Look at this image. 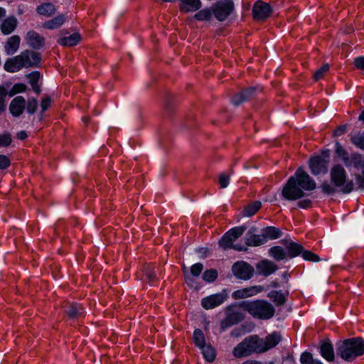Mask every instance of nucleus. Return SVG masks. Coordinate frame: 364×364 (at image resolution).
I'll return each instance as SVG.
<instances>
[{
  "instance_id": "41",
  "label": "nucleus",
  "mask_w": 364,
  "mask_h": 364,
  "mask_svg": "<svg viewBox=\"0 0 364 364\" xmlns=\"http://www.w3.org/2000/svg\"><path fill=\"white\" fill-rule=\"evenodd\" d=\"M26 88H27V87L25 84L16 83L13 86V87L11 88L10 92L8 93L10 97H12V96L15 95L16 94L25 92L26 90Z\"/></svg>"
},
{
  "instance_id": "50",
  "label": "nucleus",
  "mask_w": 364,
  "mask_h": 364,
  "mask_svg": "<svg viewBox=\"0 0 364 364\" xmlns=\"http://www.w3.org/2000/svg\"><path fill=\"white\" fill-rule=\"evenodd\" d=\"M230 177L225 173H222L219 176V184L221 188H226L229 184Z\"/></svg>"
},
{
  "instance_id": "42",
  "label": "nucleus",
  "mask_w": 364,
  "mask_h": 364,
  "mask_svg": "<svg viewBox=\"0 0 364 364\" xmlns=\"http://www.w3.org/2000/svg\"><path fill=\"white\" fill-rule=\"evenodd\" d=\"M329 70L328 64L323 65L321 68L318 69L314 75V78L315 80H319L323 77L325 74Z\"/></svg>"
},
{
  "instance_id": "26",
  "label": "nucleus",
  "mask_w": 364,
  "mask_h": 364,
  "mask_svg": "<svg viewBox=\"0 0 364 364\" xmlns=\"http://www.w3.org/2000/svg\"><path fill=\"white\" fill-rule=\"evenodd\" d=\"M65 16L64 14L58 15L47 21H46L43 27L47 29L53 30L60 27L65 21Z\"/></svg>"
},
{
  "instance_id": "4",
  "label": "nucleus",
  "mask_w": 364,
  "mask_h": 364,
  "mask_svg": "<svg viewBox=\"0 0 364 364\" xmlns=\"http://www.w3.org/2000/svg\"><path fill=\"white\" fill-rule=\"evenodd\" d=\"M336 353L346 361H351L364 353V340L360 337L348 338L337 344Z\"/></svg>"
},
{
  "instance_id": "20",
  "label": "nucleus",
  "mask_w": 364,
  "mask_h": 364,
  "mask_svg": "<svg viewBox=\"0 0 364 364\" xmlns=\"http://www.w3.org/2000/svg\"><path fill=\"white\" fill-rule=\"evenodd\" d=\"M17 25V18L14 16H10L2 21L0 29L4 35H9L15 31Z\"/></svg>"
},
{
  "instance_id": "28",
  "label": "nucleus",
  "mask_w": 364,
  "mask_h": 364,
  "mask_svg": "<svg viewBox=\"0 0 364 364\" xmlns=\"http://www.w3.org/2000/svg\"><path fill=\"white\" fill-rule=\"evenodd\" d=\"M288 293L284 294L280 291H271L268 293L267 296L277 305L282 306L287 301Z\"/></svg>"
},
{
  "instance_id": "3",
  "label": "nucleus",
  "mask_w": 364,
  "mask_h": 364,
  "mask_svg": "<svg viewBox=\"0 0 364 364\" xmlns=\"http://www.w3.org/2000/svg\"><path fill=\"white\" fill-rule=\"evenodd\" d=\"M41 60L39 53L26 49L18 55L8 58L4 65V68L9 73H16L23 68L38 67Z\"/></svg>"
},
{
  "instance_id": "8",
  "label": "nucleus",
  "mask_w": 364,
  "mask_h": 364,
  "mask_svg": "<svg viewBox=\"0 0 364 364\" xmlns=\"http://www.w3.org/2000/svg\"><path fill=\"white\" fill-rule=\"evenodd\" d=\"M330 153L327 151L321 156H316L310 159L309 166L311 173L318 175L327 172V166L329 162Z\"/></svg>"
},
{
  "instance_id": "29",
  "label": "nucleus",
  "mask_w": 364,
  "mask_h": 364,
  "mask_svg": "<svg viewBox=\"0 0 364 364\" xmlns=\"http://www.w3.org/2000/svg\"><path fill=\"white\" fill-rule=\"evenodd\" d=\"M38 14L50 16L55 13V7L51 3H43L36 8Z\"/></svg>"
},
{
  "instance_id": "32",
  "label": "nucleus",
  "mask_w": 364,
  "mask_h": 364,
  "mask_svg": "<svg viewBox=\"0 0 364 364\" xmlns=\"http://www.w3.org/2000/svg\"><path fill=\"white\" fill-rule=\"evenodd\" d=\"M193 341L196 346L200 348L205 346V336L200 329H196L193 332Z\"/></svg>"
},
{
  "instance_id": "5",
  "label": "nucleus",
  "mask_w": 364,
  "mask_h": 364,
  "mask_svg": "<svg viewBox=\"0 0 364 364\" xmlns=\"http://www.w3.org/2000/svg\"><path fill=\"white\" fill-rule=\"evenodd\" d=\"M240 306L253 317L263 320L272 318L275 313L274 306L264 300L243 301L240 303Z\"/></svg>"
},
{
  "instance_id": "24",
  "label": "nucleus",
  "mask_w": 364,
  "mask_h": 364,
  "mask_svg": "<svg viewBox=\"0 0 364 364\" xmlns=\"http://www.w3.org/2000/svg\"><path fill=\"white\" fill-rule=\"evenodd\" d=\"M203 269V265L201 263H196L191 266L190 273L185 274V281L188 285L192 287L193 280L191 277H198Z\"/></svg>"
},
{
  "instance_id": "57",
  "label": "nucleus",
  "mask_w": 364,
  "mask_h": 364,
  "mask_svg": "<svg viewBox=\"0 0 364 364\" xmlns=\"http://www.w3.org/2000/svg\"><path fill=\"white\" fill-rule=\"evenodd\" d=\"M312 202L309 199H304L298 202L297 205L301 208H309L311 206Z\"/></svg>"
},
{
  "instance_id": "12",
  "label": "nucleus",
  "mask_w": 364,
  "mask_h": 364,
  "mask_svg": "<svg viewBox=\"0 0 364 364\" xmlns=\"http://www.w3.org/2000/svg\"><path fill=\"white\" fill-rule=\"evenodd\" d=\"M227 297L228 296L223 293L212 294L201 300V306L207 310L214 309L222 304Z\"/></svg>"
},
{
  "instance_id": "45",
  "label": "nucleus",
  "mask_w": 364,
  "mask_h": 364,
  "mask_svg": "<svg viewBox=\"0 0 364 364\" xmlns=\"http://www.w3.org/2000/svg\"><path fill=\"white\" fill-rule=\"evenodd\" d=\"M316 359L309 352H304L300 356V362L301 364H312Z\"/></svg>"
},
{
  "instance_id": "22",
  "label": "nucleus",
  "mask_w": 364,
  "mask_h": 364,
  "mask_svg": "<svg viewBox=\"0 0 364 364\" xmlns=\"http://www.w3.org/2000/svg\"><path fill=\"white\" fill-rule=\"evenodd\" d=\"M180 11L184 13L196 11L198 10L202 5L200 0H180Z\"/></svg>"
},
{
  "instance_id": "51",
  "label": "nucleus",
  "mask_w": 364,
  "mask_h": 364,
  "mask_svg": "<svg viewBox=\"0 0 364 364\" xmlns=\"http://www.w3.org/2000/svg\"><path fill=\"white\" fill-rule=\"evenodd\" d=\"M242 98H244V97H243L242 92L241 91V92L234 95L233 97H232L231 100H232V102L235 105L238 106L240 104H242L243 102H245V100H243Z\"/></svg>"
},
{
  "instance_id": "16",
  "label": "nucleus",
  "mask_w": 364,
  "mask_h": 364,
  "mask_svg": "<svg viewBox=\"0 0 364 364\" xmlns=\"http://www.w3.org/2000/svg\"><path fill=\"white\" fill-rule=\"evenodd\" d=\"M26 100L22 96L14 97L9 105V111L14 117H19L25 109Z\"/></svg>"
},
{
  "instance_id": "14",
  "label": "nucleus",
  "mask_w": 364,
  "mask_h": 364,
  "mask_svg": "<svg viewBox=\"0 0 364 364\" xmlns=\"http://www.w3.org/2000/svg\"><path fill=\"white\" fill-rule=\"evenodd\" d=\"M262 291H264V287L262 286H252L235 291L232 293V297L235 299H241L252 296Z\"/></svg>"
},
{
  "instance_id": "53",
  "label": "nucleus",
  "mask_w": 364,
  "mask_h": 364,
  "mask_svg": "<svg viewBox=\"0 0 364 364\" xmlns=\"http://www.w3.org/2000/svg\"><path fill=\"white\" fill-rule=\"evenodd\" d=\"M355 177L358 188L364 190V171L360 174H356Z\"/></svg>"
},
{
  "instance_id": "11",
  "label": "nucleus",
  "mask_w": 364,
  "mask_h": 364,
  "mask_svg": "<svg viewBox=\"0 0 364 364\" xmlns=\"http://www.w3.org/2000/svg\"><path fill=\"white\" fill-rule=\"evenodd\" d=\"M272 13L271 6L262 1H257L252 7L253 18L257 21H264L269 18Z\"/></svg>"
},
{
  "instance_id": "59",
  "label": "nucleus",
  "mask_w": 364,
  "mask_h": 364,
  "mask_svg": "<svg viewBox=\"0 0 364 364\" xmlns=\"http://www.w3.org/2000/svg\"><path fill=\"white\" fill-rule=\"evenodd\" d=\"M28 136L27 134L24 131H21L18 133V138L19 139L23 140Z\"/></svg>"
},
{
  "instance_id": "61",
  "label": "nucleus",
  "mask_w": 364,
  "mask_h": 364,
  "mask_svg": "<svg viewBox=\"0 0 364 364\" xmlns=\"http://www.w3.org/2000/svg\"><path fill=\"white\" fill-rule=\"evenodd\" d=\"M33 90L36 93V94H40L41 92V87L40 85L38 84L36 85H34L33 87H31Z\"/></svg>"
},
{
  "instance_id": "60",
  "label": "nucleus",
  "mask_w": 364,
  "mask_h": 364,
  "mask_svg": "<svg viewBox=\"0 0 364 364\" xmlns=\"http://www.w3.org/2000/svg\"><path fill=\"white\" fill-rule=\"evenodd\" d=\"M242 364H262L260 361L255 360H247L242 363Z\"/></svg>"
},
{
  "instance_id": "40",
  "label": "nucleus",
  "mask_w": 364,
  "mask_h": 364,
  "mask_svg": "<svg viewBox=\"0 0 364 364\" xmlns=\"http://www.w3.org/2000/svg\"><path fill=\"white\" fill-rule=\"evenodd\" d=\"M28 113L33 114L36 112L38 108V101L36 99L31 97L29 98L26 102V107Z\"/></svg>"
},
{
  "instance_id": "38",
  "label": "nucleus",
  "mask_w": 364,
  "mask_h": 364,
  "mask_svg": "<svg viewBox=\"0 0 364 364\" xmlns=\"http://www.w3.org/2000/svg\"><path fill=\"white\" fill-rule=\"evenodd\" d=\"M82 307L80 304H72L66 310V313L70 318H74L81 314Z\"/></svg>"
},
{
  "instance_id": "31",
  "label": "nucleus",
  "mask_w": 364,
  "mask_h": 364,
  "mask_svg": "<svg viewBox=\"0 0 364 364\" xmlns=\"http://www.w3.org/2000/svg\"><path fill=\"white\" fill-rule=\"evenodd\" d=\"M269 255L277 261L282 260L286 258L287 254L284 250L280 246H274L269 249Z\"/></svg>"
},
{
  "instance_id": "7",
  "label": "nucleus",
  "mask_w": 364,
  "mask_h": 364,
  "mask_svg": "<svg viewBox=\"0 0 364 364\" xmlns=\"http://www.w3.org/2000/svg\"><path fill=\"white\" fill-rule=\"evenodd\" d=\"M241 307L238 305H232L226 308L225 318L221 321V328L225 331L228 328L237 324L245 318L244 314L240 311Z\"/></svg>"
},
{
  "instance_id": "58",
  "label": "nucleus",
  "mask_w": 364,
  "mask_h": 364,
  "mask_svg": "<svg viewBox=\"0 0 364 364\" xmlns=\"http://www.w3.org/2000/svg\"><path fill=\"white\" fill-rule=\"evenodd\" d=\"M346 132V128L345 127H338V129H336L335 131H334V135L335 136H340V135H342L343 134H344Z\"/></svg>"
},
{
  "instance_id": "17",
  "label": "nucleus",
  "mask_w": 364,
  "mask_h": 364,
  "mask_svg": "<svg viewBox=\"0 0 364 364\" xmlns=\"http://www.w3.org/2000/svg\"><path fill=\"white\" fill-rule=\"evenodd\" d=\"M346 167L354 166L357 168H364V156L359 153H353L343 161Z\"/></svg>"
},
{
  "instance_id": "33",
  "label": "nucleus",
  "mask_w": 364,
  "mask_h": 364,
  "mask_svg": "<svg viewBox=\"0 0 364 364\" xmlns=\"http://www.w3.org/2000/svg\"><path fill=\"white\" fill-rule=\"evenodd\" d=\"M246 228L245 226H239L230 229L227 232L229 235V238L231 239L232 242H235L239 237H240L245 231Z\"/></svg>"
},
{
  "instance_id": "10",
  "label": "nucleus",
  "mask_w": 364,
  "mask_h": 364,
  "mask_svg": "<svg viewBox=\"0 0 364 364\" xmlns=\"http://www.w3.org/2000/svg\"><path fill=\"white\" fill-rule=\"evenodd\" d=\"M232 271L235 277L243 280L250 279L255 272L253 267L244 261L236 262L232 267Z\"/></svg>"
},
{
  "instance_id": "21",
  "label": "nucleus",
  "mask_w": 364,
  "mask_h": 364,
  "mask_svg": "<svg viewBox=\"0 0 364 364\" xmlns=\"http://www.w3.org/2000/svg\"><path fill=\"white\" fill-rule=\"evenodd\" d=\"M321 356L328 362H333L335 359V354L333 345L329 339L323 341L320 346Z\"/></svg>"
},
{
  "instance_id": "48",
  "label": "nucleus",
  "mask_w": 364,
  "mask_h": 364,
  "mask_svg": "<svg viewBox=\"0 0 364 364\" xmlns=\"http://www.w3.org/2000/svg\"><path fill=\"white\" fill-rule=\"evenodd\" d=\"M11 141V137L9 134H0V147L9 146Z\"/></svg>"
},
{
  "instance_id": "37",
  "label": "nucleus",
  "mask_w": 364,
  "mask_h": 364,
  "mask_svg": "<svg viewBox=\"0 0 364 364\" xmlns=\"http://www.w3.org/2000/svg\"><path fill=\"white\" fill-rule=\"evenodd\" d=\"M218 277V272L216 269H210L205 271L202 275L203 279L206 282H213Z\"/></svg>"
},
{
  "instance_id": "64",
  "label": "nucleus",
  "mask_w": 364,
  "mask_h": 364,
  "mask_svg": "<svg viewBox=\"0 0 364 364\" xmlns=\"http://www.w3.org/2000/svg\"><path fill=\"white\" fill-rule=\"evenodd\" d=\"M359 120L364 122V109L363 110V112L360 113V114L359 116Z\"/></svg>"
},
{
  "instance_id": "23",
  "label": "nucleus",
  "mask_w": 364,
  "mask_h": 364,
  "mask_svg": "<svg viewBox=\"0 0 364 364\" xmlns=\"http://www.w3.org/2000/svg\"><path fill=\"white\" fill-rule=\"evenodd\" d=\"M80 40V35L78 33H74L69 36L58 38L57 43L62 46L71 47L76 46Z\"/></svg>"
},
{
  "instance_id": "54",
  "label": "nucleus",
  "mask_w": 364,
  "mask_h": 364,
  "mask_svg": "<svg viewBox=\"0 0 364 364\" xmlns=\"http://www.w3.org/2000/svg\"><path fill=\"white\" fill-rule=\"evenodd\" d=\"M336 152L342 161H343L345 158L348 156V152L341 145L338 144L336 146Z\"/></svg>"
},
{
  "instance_id": "56",
  "label": "nucleus",
  "mask_w": 364,
  "mask_h": 364,
  "mask_svg": "<svg viewBox=\"0 0 364 364\" xmlns=\"http://www.w3.org/2000/svg\"><path fill=\"white\" fill-rule=\"evenodd\" d=\"M146 279L149 282H153L156 280V274L155 272L152 270V269H147V271L146 272L145 274H144Z\"/></svg>"
},
{
  "instance_id": "13",
  "label": "nucleus",
  "mask_w": 364,
  "mask_h": 364,
  "mask_svg": "<svg viewBox=\"0 0 364 364\" xmlns=\"http://www.w3.org/2000/svg\"><path fill=\"white\" fill-rule=\"evenodd\" d=\"M25 40L29 47L40 50L46 44V38L35 31H29L26 33Z\"/></svg>"
},
{
  "instance_id": "34",
  "label": "nucleus",
  "mask_w": 364,
  "mask_h": 364,
  "mask_svg": "<svg viewBox=\"0 0 364 364\" xmlns=\"http://www.w3.org/2000/svg\"><path fill=\"white\" fill-rule=\"evenodd\" d=\"M205 359L208 362H213L215 358V350L210 346H204L200 348Z\"/></svg>"
},
{
  "instance_id": "35",
  "label": "nucleus",
  "mask_w": 364,
  "mask_h": 364,
  "mask_svg": "<svg viewBox=\"0 0 364 364\" xmlns=\"http://www.w3.org/2000/svg\"><path fill=\"white\" fill-rule=\"evenodd\" d=\"M261 206L262 204L259 201H255L245 208L244 215L248 217L252 216L260 209Z\"/></svg>"
},
{
  "instance_id": "63",
  "label": "nucleus",
  "mask_w": 364,
  "mask_h": 364,
  "mask_svg": "<svg viewBox=\"0 0 364 364\" xmlns=\"http://www.w3.org/2000/svg\"><path fill=\"white\" fill-rule=\"evenodd\" d=\"M270 287H273V288H277V287H279V284H278V282H276V281H273V282H271V284H270Z\"/></svg>"
},
{
  "instance_id": "18",
  "label": "nucleus",
  "mask_w": 364,
  "mask_h": 364,
  "mask_svg": "<svg viewBox=\"0 0 364 364\" xmlns=\"http://www.w3.org/2000/svg\"><path fill=\"white\" fill-rule=\"evenodd\" d=\"M256 267L259 274L264 277L269 276L278 269L276 264L267 259L259 262Z\"/></svg>"
},
{
  "instance_id": "36",
  "label": "nucleus",
  "mask_w": 364,
  "mask_h": 364,
  "mask_svg": "<svg viewBox=\"0 0 364 364\" xmlns=\"http://www.w3.org/2000/svg\"><path fill=\"white\" fill-rule=\"evenodd\" d=\"M213 9H205L199 11L195 14V18L198 21H210L213 16Z\"/></svg>"
},
{
  "instance_id": "30",
  "label": "nucleus",
  "mask_w": 364,
  "mask_h": 364,
  "mask_svg": "<svg viewBox=\"0 0 364 364\" xmlns=\"http://www.w3.org/2000/svg\"><path fill=\"white\" fill-rule=\"evenodd\" d=\"M265 240H274L282 236V231L273 226L266 227L262 230Z\"/></svg>"
},
{
  "instance_id": "44",
  "label": "nucleus",
  "mask_w": 364,
  "mask_h": 364,
  "mask_svg": "<svg viewBox=\"0 0 364 364\" xmlns=\"http://www.w3.org/2000/svg\"><path fill=\"white\" fill-rule=\"evenodd\" d=\"M301 254H302L303 258L306 260L311 261V262H318L320 260L319 257L311 251L303 250Z\"/></svg>"
},
{
  "instance_id": "49",
  "label": "nucleus",
  "mask_w": 364,
  "mask_h": 364,
  "mask_svg": "<svg viewBox=\"0 0 364 364\" xmlns=\"http://www.w3.org/2000/svg\"><path fill=\"white\" fill-rule=\"evenodd\" d=\"M51 104V99L49 97H45L42 100L41 102V115L43 116V114L44 112H46L50 106Z\"/></svg>"
},
{
  "instance_id": "43",
  "label": "nucleus",
  "mask_w": 364,
  "mask_h": 364,
  "mask_svg": "<svg viewBox=\"0 0 364 364\" xmlns=\"http://www.w3.org/2000/svg\"><path fill=\"white\" fill-rule=\"evenodd\" d=\"M320 188H321L322 192L323 193L328 194V195H332V194L335 193L336 191V187H335V186H333L332 185L329 184L326 181L323 182L320 186Z\"/></svg>"
},
{
  "instance_id": "19",
  "label": "nucleus",
  "mask_w": 364,
  "mask_h": 364,
  "mask_svg": "<svg viewBox=\"0 0 364 364\" xmlns=\"http://www.w3.org/2000/svg\"><path fill=\"white\" fill-rule=\"evenodd\" d=\"M21 38L18 35L9 37L4 44V51L8 55H11L17 52L20 47Z\"/></svg>"
},
{
  "instance_id": "47",
  "label": "nucleus",
  "mask_w": 364,
  "mask_h": 364,
  "mask_svg": "<svg viewBox=\"0 0 364 364\" xmlns=\"http://www.w3.org/2000/svg\"><path fill=\"white\" fill-rule=\"evenodd\" d=\"M29 79V83L31 87L38 85L40 79V73L38 71L33 72L27 75Z\"/></svg>"
},
{
  "instance_id": "25",
  "label": "nucleus",
  "mask_w": 364,
  "mask_h": 364,
  "mask_svg": "<svg viewBox=\"0 0 364 364\" xmlns=\"http://www.w3.org/2000/svg\"><path fill=\"white\" fill-rule=\"evenodd\" d=\"M229 235L227 232L222 237L219 241V245L222 248L226 249H234L237 251H245L247 248L240 245H233L231 239L229 238Z\"/></svg>"
},
{
  "instance_id": "6",
  "label": "nucleus",
  "mask_w": 364,
  "mask_h": 364,
  "mask_svg": "<svg viewBox=\"0 0 364 364\" xmlns=\"http://www.w3.org/2000/svg\"><path fill=\"white\" fill-rule=\"evenodd\" d=\"M331 181L335 187L341 188L343 193H350L354 188L353 181L346 182L347 173L345 168L340 164L334 165L330 173Z\"/></svg>"
},
{
  "instance_id": "52",
  "label": "nucleus",
  "mask_w": 364,
  "mask_h": 364,
  "mask_svg": "<svg viewBox=\"0 0 364 364\" xmlns=\"http://www.w3.org/2000/svg\"><path fill=\"white\" fill-rule=\"evenodd\" d=\"M10 164V159L6 156L0 155V169H6Z\"/></svg>"
},
{
  "instance_id": "27",
  "label": "nucleus",
  "mask_w": 364,
  "mask_h": 364,
  "mask_svg": "<svg viewBox=\"0 0 364 364\" xmlns=\"http://www.w3.org/2000/svg\"><path fill=\"white\" fill-rule=\"evenodd\" d=\"M284 245L287 251V254L290 258L299 255L304 250V247L301 245L294 242H286Z\"/></svg>"
},
{
  "instance_id": "15",
  "label": "nucleus",
  "mask_w": 364,
  "mask_h": 364,
  "mask_svg": "<svg viewBox=\"0 0 364 364\" xmlns=\"http://www.w3.org/2000/svg\"><path fill=\"white\" fill-rule=\"evenodd\" d=\"M255 228L250 229L245 235V245L247 246H260L267 242L263 233L261 235L254 234Z\"/></svg>"
},
{
  "instance_id": "2",
  "label": "nucleus",
  "mask_w": 364,
  "mask_h": 364,
  "mask_svg": "<svg viewBox=\"0 0 364 364\" xmlns=\"http://www.w3.org/2000/svg\"><path fill=\"white\" fill-rule=\"evenodd\" d=\"M316 184L313 178L299 168L283 187L282 195L288 200H296L304 196V191H313Z\"/></svg>"
},
{
  "instance_id": "62",
  "label": "nucleus",
  "mask_w": 364,
  "mask_h": 364,
  "mask_svg": "<svg viewBox=\"0 0 364 364\" xmlns=\"http://www.w3.org/2000/svg\"><path fill=\"white\" fill-rule=\"evenodd\" d=\"M5 16H6V10L4 8L0 7V21Z\"/></svg>"
},
{
  "instance_id": "55",
  "label": "nucleus",
  "mask_w": 364,
  "mask_h": 364,
  "mask_svg": "<svg viewBox=\"0 0 364 364\" xmlns=\"http://www.w3.org/2000/svg\"><path fill=\"white\" fill-rule=\"evenodd\" d=\"M354 65L356 68L364 70V56L355 58L354 59Z\"/></svg>"
},
{
  "instance_id": "1",
  "label": "nucleus",
  "mask_w": 364,
  "mask_h": 364,
  "mask_svg": "<svg viewBox=\"0 0 364 364\" xmlns=\"http://www.w3.org/2000/svg\"><path fill=\"white\" fill-rule=\"evenodd\" d=\"M282 341V336L278 332H273L264 338L257 335L246 337L232 350V355L237 358L247 357L253 353H264L274 348Z\"/></svg>"
},
{
  "instance_id": "46",
  "label": "nucleus",
  "mask_w": 364,
  "mask_h": 364,
  "mask_svg": "<svg viewBox=\"0 0 364 364\" xmlns=\"http://www.w3.org/2000/svg\"><path fill=\"white\" fill-rule=\"evenodd\" d=\"M256 91L257 89L255 87H249L247 89L243 90L242 92L244 98L242 99L245 100V102L252 99L255 96Z\"/></svg>"
},
{
  "instance_id": "39",
  "label": "nucleus",
  "mask_w": 364,
  "mask_h": 364,
  "mask_svg": "<svg viewBox=\"0 0 364 364\" xmlns=\"http://www.w3.org/2000/svg\"><path fill=\"white\" fill-rule=\"evenodd\" d=\"M350 141L355 146L364 150V134H358L353 136Z\"/></svg>"
},
{
  "instance_id": "9",
  "label": "nucleus",
  "mask_w": 364,
  "mask_h": 364,
  "mask_svg": "<svg viewBox=\"0 0 364 364\" xmlns=\"http://www.w3.org/2000/svg\"><path fill=\"white\" fill-rule=\"evenodd\" d=\"M212 9L215 18L219 21H223L232 12L234 9V3L232 0L218 1Z\"/></svg>"
}]
</instances>
